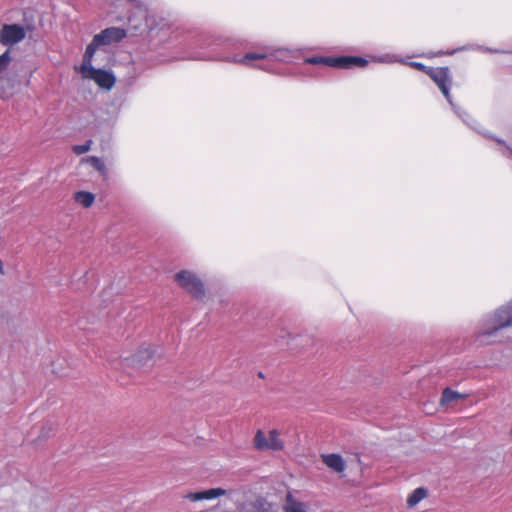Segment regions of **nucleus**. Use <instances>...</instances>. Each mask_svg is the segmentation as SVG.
<instances>
[{"label":"nucleus","instance_id":"obj_1","mask_svg":"<svg viewBox=\"0 0 512 512\" xmlns=\"http://www.w3.org/2000/svg\"><path fill=\"white\" fill-rule=\"evenodd\" d=\"M305 62L313 65H325L333 68L350 69L352 67H365L368 60L361 56H314L305 59Z\"/></svg>","mask_w":512,"mask_h":512},{"label":"nucleus","instance_id":"obj_2","mask_svg":"<svg viewBox=\"0 0 512 512\" xmlns=\"http://www.w3.org/2000/svg\"><path fill=\"white\" fill-rule=\"evenodd\" d=\"M174 280L192 298L202 300L205 297L204 283L195 273L181 270L174 275Z\"/></svg>","mask_w":512,"mask_h":512},{"label":"nucleus","instance_id":"obj_3","mask_svg":"<svg viewBox=\"0 0 512 512\" xmlns=\"http://www.w3.org/2000/svg\"><path fill=\"white\" fill-rule=\"evenodd\" d=\"M253 445L260 451H281L284 449V441L280 438V432L272 429L268 435L262 430H257L253 439Z\"/></svg>","mask_w":512,"mask_h":512},{"label":"nucleus","instance_id":"obj_4","mask_svg":"<svg viewBox=\"0 0 512 512\" xmlns=\"http://www.w3.org/2000/svg\"><path fill=\"white\" fill-rule=\"evenodd\" d=\"M429 77L437 85L443 96L451 102L450 88L453 83V76L449 67H434Z\"/></svg>","mask_w":512,"mask_h":512},{"label":"nucleus","instance_id":"obj_5","mask_svg":"<svg viewBox=\"0 0 512 512\" xmlns=\"http://www.w3.org/2000/svg\"><path fill=\"white\" fill-rule=\"evenodd\" d=\"M79 72L82 78L94 80L99 87L107 90H110L116 82V78L112 73L106 70L96 69L93 66L84 68V70H80Z\"/></svg>","mask_w":512,"mask_h":512},{"label":"nucleus","instance_id":"obj_6","mask_svg":"<svg viewBox=\"0 0 512 512\" xmlns=\"http://www.w3.org/2000/svg\"><path fill=\"white\" fill-rule=\"evenodd\" d=\"M512 325V309L501 308L497 310L493 319L491 320L490 328L483 331L479 337H490L497 333L499 330Z\"/></svg>","mask_w":512,"mask_h":512},{"label":"nucleus","instance_id":"obj_7","mask_svg":"<svg viewBox=\"0 0 512 512\" xmlns=\"http://www.w3.org/2000/svg\"><path fill=\"white\" fill-rule=\"evenodd\" d=\"M26 37V31L19 24H4L0 29V43L12 46L21 42Z\"/></svg>","mask_w":512,"mask_h":512},{"label":"nucleus","instance_id":"obj_8","mask_svg":"<svg viewBox=\"0 0 512 512\" xmlns=\"http://www.w3.org/2000/svg\"><path fill=\"white\" fill-rule=\"evenodd\" d=\"M126 30L120 27H109L96 34L95 37L102 45L118 43L126 37Z\"/></svg>","mask_w":512,"mask_h":512},{"label":"nucleus","instance_id":"obj_9","mask_svg":"<svg viewBox=\"0 0 512 512\" xmlns=\"http://www.w3.org/2000/svg\"><path fill=\"white\" fill-rule=\"evenodd\" d=\"M321 460L327 467L337 473H343L346 468L345 461L341 455L336 453L322 454Z\"/></svg>","mask_w":512,"mask_h":512},{"label":"nucleus","instance_id":"obj_10","mask_svg":"<svg viewBox=\"0 0 512 512\" xmlns=\"http://www.w3.org/2000/svg\"><path fill=\"white\" fill-rule=\"evenodd\" d=\"M226 494V491L222 488H212L200 492L189 493L185 496V498L191 501H201V500H210L217 498L219 496H223Z\"/></svg>","mask_w":512,"mask_h":512},{"label":"nucleus","instance_id":"obj_11","mask_svg":"<svg viewBox=\"0 0 512 512\" xmlns=\"http://www.w3.org/2000/svg\"><path fill=\"white\" fill-rule=\"evenodd\" d=\"M100 46H102V44L99 41H97V38L94 36L91 43L86 48V51L83 56L82 64L78 69L79 71L84 70V68H89L92 66L93 56H94L97 48Z\"/></svg>","mask_w":512,"mask_h":512},{"label":"nucleus","instance_id":"obj_12","mask_svg":"<svg viewBox=\"0 0 512 512\" xmlns=\"http://www.w3.org/2000/svg\"><path fill=\"white\" fill-rule=\"evenodd\" d=\"M74 200L84 208H90L95 201V195L87 191H77L74 193Z\"/></svg>","mask_w":512,"mask_h":512},{"label":"nucleus","instance_id":"obj_13","mask_svg":"<svg viewBox=\"0 0 512 512\" xmlns=\"http://www.w3.org/2000/svg\"><path fill=\"white\" fill-rule=\"evenodd\" d=\"M427 497V490L423 487L416 488L407 498V506L412 508Z\"/></svg>","mask_w":512,"mask_h":512},{"label":"nucleus","instance_id":"obj_14","mask_svg":"<svg viewBox=\"0 0 512 512\" xmlns=\"http://www.w3.org/2000/svg\"><path fill=\"white\" fill-rule=\"evenodd\" d=\"M463 398H464V395H462L450 388H445L442 392L440 404L444 406L453 401H456L458 399H463Z\"/></svg>","mask_w":512,"mask_h":512},{"label":"nucleus","instance_id":"obj_15","mask_svg":"<svg viewBox=\"0 0 512 512\" xmlns=\"http://www.w3.org/2000/svg\"><path fill=\"white\" fill-rule=\"evenodd\" d=\"M152 356H153L152 350L150 349V347H146V348L139 350L135 355H133L131 358V362L133 364H135V363L144 364L149 359H151Z\"/></svg>","mask_w":512,"mask_h":512},{"label":"nucleus","instance_id":"obj_16","mask_svg":"<svg viewBox=\"0 0 512 512\" xmlns=\"http://www.w3.org/2000/svg\"><path fill=\"white\" fill-rule=\"evenodd\" d=\"M284 512H307L304 503L292 500L291 496L287 497V505Z\"/></svg>","mask_w":512,"mask_h":512},{"label":"nucleus","instance_id":"obj_17","mask_svg":"<svg viewBox=\"0 0 512 512\" xmlns=\"http://www.w3.org/2000/svg\"><path fill=\"white\" fill-rule=\"evenodd\" d=\"M84 163L90 164L94 169L99 171L100 173H105V164L103 161L97 156H87L81 160Z\"/></svg>","mask_w":512,"mask_h":512},{"label":"nucleus","instance_id":"obj_18","mask_svg":"<svg viewBox=\"0 0 512 512\" xmlns=\"http://www.w3.org/2000/svg\"><path fill=\"white\" fill-rule=\"evenodd\" d=\"M265 58H267L266 53L249 52L243 56L240 62L249 65L251 61L264 60Z\"/></svg>","mask_w":512,"mask_h":512},{"label":"nucleus","instance_id":"obj_19","mask_svg":"<svg viewBox=\"0 0 512 512\" xmlns=\"http://www.w3.org/2000/svg\"><path fill=\"white\" fill-rule=\"evenodd\" d=\"M91 145H92V140H87L84 144L74 145L72 147V151L76 155H82V154L87 153L91 149Z\"/></svg>","mask_w":512,"mask_h":512},{"label":"nucleus","instance_id":"obj_20","mask_svg":"<svg viewBox=\"0 0 512 512\" xmlns=\"http://www.w3.org/2000/svg\"><path fill=\"white\" fill-rule=\"evenodd\" d=\"M411 67L415 68L416 70H419L423 73H425L426 75H430V71H432V69L434 67H430V66H426L425 64L421 63V62H411L409 64Z\"/></svg>","mask_w":512,"mask_h":512},{"label":"nucleus","instance_id":"obj_21","mask_svg":"<svg viewBox=\"0 0 512 512\" xmlns=\"http://www.w3.org/2000/svg\"><path fill=\"white\" fill-rule=\"evenodd\" d=\"M11 61L10 53L9 51H5L2 55H0V73L6 69V67L9 65Z\"/></svg>","mask_w":512,"mask_h":512},{"label":"nucleus","instance_id":"obj_22","mask_svg":"<svg viewBox=\"0 0 512 512\" xmlns=\"http://www.w3.org/2000/svg\"><path fill=\"white\" fill-rule=\"evenodd\" d=\"M510 434H511V437H512V428H511V432H510Z\"/></svg>","mask_w":512,"mask_h":512}]
</instances>
